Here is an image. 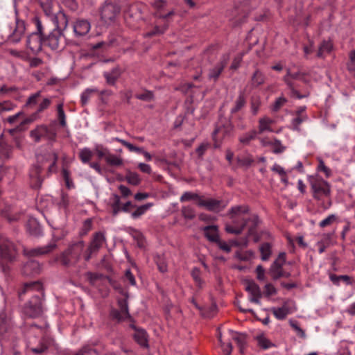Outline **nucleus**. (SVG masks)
Segmentation results:
<instances>
[{
    "label": "nucleus",
    "mask_w": 355,
    "mask_h": 355,
    "mask_svg": "<svg viewBox=\"0 0 355 355\" xmlns=\"http://www.w3.org/2000/svg\"><path fill=\"white\" fill-rule=\"evenodd\" d=\"M93 155V150L87 147L83 148L79 151V157L83 164L90 163V160L92 159Z\"/></svg>",
    "instance_id": "nucleus-30"
},
{
    "label": "nucleus",
    "mask_w": 355,
    "mask_h": 355,
    "mask_svg": "<svg viewBox=\"0 0 355 355\" xmlns=\"http://www.w3.org/2000/svg\"><path fill=\"white\" fill-rule=\"evenodd\" d=\"M94 153H96L98 159L104 158L105 159L107 157L110 150L100 144H95L93 149Z\"/></svg>",
    "instance_id": "nucleus-34"
},
{
    "label": "nucleus",
    "mask_w": 355,
    "mask_h": 355,
    "mask_svg": "<svg viewBox=\"0 0 355 355\" xmlns=\"http://www.w3.org/2000/svg\"><path fill=\"white\" fill-rule=\"evenodd\" d=\"M216 243L218 244V246L222 250L226 252H230L231 251V246L225 241H222L219 239Z\"/></svg>",
    "instance_id": "nucleus-63"
},
{
    "label": "nucleus",
    "mask_w": 355,
    "mask_h": 355,
    "mask_svg": "<svg viewBox=\"0 0 355 355\" xmlns=\"http://www.w3.org/2000/svg\"><path fill=\"white\" fill-rule=\"evenodd\" d=\"M84 248L85 243L81 240L71 245L61 256L62 263L69 266L76 263L79 260Z\"/></svg>",
    "instance_id": "nucleus-3"
},
{
    "label": "nucleus",
    "mask_w": 355,
    "mask_h": 355,
    "mask_svg": "<svg viewBox=\"0 0 355 355\" xmlns=\"http://www.w3.org/2000/svg\"><path fill=\"white\" fill-rule=\"evenodd\" d=\"M286 102V99L283 97V96H281L279 98H278L274 105H273V107H272V110L275 111V112H277V110H279L280 109V107L282 106H283L284 105V103Z\"/></svg>",
    "instance_id": "nucleus-58"
},
{
    "label": "nucleus",
    "mask_w": 355,
    "mask_h": 355,
    "mask_svg": "<svg viewBox=\"0 0 355 355\" xmlns=\"http://www.w3.org/2000/svg\"><path fill=\"white\" fill-rule=\"evenodd\" d=\"M76 355H98V354L92 348L86 347H83Z\"/></svg>",
    "instance_id": "nucleus-59"
},
{
    "label": "nucleus",
    "mask_w": 355,
    "mask_h": 355,
    "mask_svg": "<svg viewBox=\"0 0 355 355\" xmlns=\"http://www.w3.org/2000/svg\"><path fill=\"white\" fill-rule=\"evenodd\" d=\"M277 290L271 284H267L265 286V294L267 296H271L276 294Z\"/></svg>",
    "instance_id": "nucleus-61"
},
{
    "label": "nucleus",
    "mask_w": 355,
    "mask_h": 355,
    "mask_svg": "<svg viewBox=\"0 0 355 355\" xmlns=\"http://www.w3.org/2000/svg\"><path fill=\"white\" fill-rule=\"evenodd\" d=\"M26 229L30 234L37 236L42 234L41 226L37 220L33 217H30L26 223Z\"/></svg>",
    "instance_id": "nucleus-22"
},
{
    "label": "nucleus",
    "mask_w": 355,
    "mask_h": 355,
    "mask_svg": "<svg viewBox=\"0 0 355 355\" xmlns=\"http://www.w3.org/2000/svg\"><path fill=\"white\" fill-rule=\"evenodd\" d=\"M248 207L245 205L232 207L230 211V216L236 225H227L225 227L226 231L228 233L234 234H241L247 223L246 219L244 218V214L248 213Z\"/></svg>",
    "instance_id": "nucleus-2"
},
{
    "label": "nucleus",
    "mask_w": 355,
    "mask_h": 355,
    "mask_svg": "<svg viewBox=\"0 0 355 355\" xmlns=\"http://www.w3.org/2000/svg\"><path fill=\"white\" fill-rule=\"evenodd\" d=\"M318 162H319V164L318 166V170L319 171L324 172L326 177H327V178L329 177L331 174V170L325 166L324 162H323V160L321 158H318Z\"/></svg>",
    "instance_id": "nucleus-55"
},
{
    "label": "nucleus",
    "mask_w": 355,
    "mask_h": 355,
    "mask_svg": "<svg viewBox=\"0 0 355 355\" xmlns=\"http://www.w3.org/2000/svg\"><path fill=\"white\" fill-rule=\"evenodd\" d=\"M14 107L15 105L9 101L0 102V114L12 110Z\"/></svg>",
    "instance_id": "nucleus-52"
},
{
    "label": "nucleus",
    "mask_w": 355,
    "mask_h": 355,
    "mask_svg": "<svg viewBox=\"0 0 355 355\" xmlns=\"http://www.w3.org/2000/svg\"><path fill=\"white\" fill-rule=\"evenodd\" d=\"M30 136L35 141L38 142L42 139L53 140L55 138V134L49 130L46 125H40L31 131Z\"/></svg>",
    "instance_id": "nucleus-10"
},
{
    "label": "nucleus",
    "mask_w": 355,
    "mask_h": 355,
    "mask_svg": "<svg viewBox=\"0 0 355 355\" xmlns=\"http://www.w3.org/2000/svg\"><path fill=\"white\" fill-rule=\"evenodd\" d=\"M307 119L306 115H298L296 118L293 119L292 121L293 130L298 131L300 130L299 125Z\"/></svg>",
    "instance_id": "nucleus-49"
},
{
    "label": "nucleus",
    "mask_w": 355,
    "mask_h": 355,
    "mask_svg": "<svg viewBox=\"0 0 355 355\" xmlns=\"http://www.w3.org/2000/svg\"><path fill=\"white\" fill-rule=\"evenodd\" d=\"M51 103V101L50 98L41 97L37 112L39 113L46 110L50 105Z\"/></svg>",
    "instance_id": "nucleus-51"
},
{
    "label": "nucleus",
    "mask_w": 355,
    "mask_h": 355,
    "mask_svg": "<svg viewBox=\"0 0 355 355\" xmlns=\"http://www.w3.org/2000/svg\"><path fill=\"white\" fill-rule=\"evenodd\" d=\"M289 324L291 327L296 331L298 336H300L301 338L306 337L305 332L299 327L296 322L290 320Z\"/></svg>",
    "instance_id": "nucleus-57"
},
{
    "label": "nucleus",
    "mask_w": 355,
    "mask_h": 355,
    "mask_svg": "<svg viewBox=\"0 0 355 355\" xmlns=\"http://www.w3.org/2000/svg\"><path fill=\"white\" fill-rule=\"evenodd\" d=\"M119 13V8L113 3H105L101 8V19L105 24H111L114 22L116 15Z\"/></svg>",
    "instance_id": "nucleus-8"
},
{
    "label": "nucleus",
    "mask_w": 355,
    "mask_h": 355,
    "mask_svg": "<svg viewBox=\"0 0 355 355\" xmlns=\"http://www.w3.org/2000/svg\"><path fill=\"white\" fill-rule=\"evenodd\" d=\"M23 113L21 112H19L17 114L10 116L8 118L3 119V121H7L10 124H14L17 122L18 118Z\"/></svg>",
    "instance_id": "nucleus-62"
},
{
    "label": "nucleus",
    "mask_w": 355,
    "mask_h": 355,
    "mask_svg": "<svg viewBox=\"0 0 355 355\" xmlns=\"http://www.w3.org/2000/svg\"><path fill=\"white\" fill-rule=\"evenodd\" d=\"M294 309L293 306V302L288 300L284 302L280 307H272L271 311L275 317L279 320H282L286 318V316L291 313Z\"/></svg>",
    "instance_id": "nucleus-13"
},
{
    "label": "nucleus",
    "mask_w": 355,
    "mask_h": 355,
    "mask_svg": "<svg viewBox=\"0 0 355 355\" xmlns=\"http://www.w3.org/2000/svg\"><path fill=\"white\" fill-rule=\"evenodd\" d=\"M42 311V297L40 295H34L24 307L25 313L31 318L38 316Z\"/></svg>",
    "instance_id": "nucleus-9"
},
{
    "label": "nucleus",
    "mask_w": 355,
    "mask_h": 355,
    "mask_svg": "<svg viewBox=\"0 0 355 355\" xmlns=\"http://www.w3.org/2000/svg\"><path fill=\"white\" fill-rule=\"evenodd\" d=\"M237 162L239 166L248 167L254 162V159L251 156L248 155L243 157H239L237 158Z\"/></svg>",
    "instance_id": "nucleus-47"
},
{
    "label": "nucleus",
    "mask_w": 355,
    "mask_h": 355,
    "mask_svg": "<svg viewBox=\"0 0 355 355\" xmlns=\"http://www.w3.org/2000/svg\"><path fill=\"white\" fill-rule=\"evenodd\" d=\"M260 252L261 254V259L263 261L268 260L272 253L271 245L268 243H264L260 246Z\"/></svg>",
    "instance_id": "nucleus-37"
},
{
    "label": "nucleus",
    "mask_w": 355,
    "mask_h": 355,
    "mask_svg": "<svg viewBox=\"0 0 355 355\" xmlns=\"http://www.w3.org/2000/svg\"><path fill=\"white\" fill-rule=\"evenodd\" d=\"M57 110H58V118L60 121V123L62 127H65L67 125L66 115H65L64 110H63V104L62 103H60L58 105Z\"/></svg>",
    "instance_id": "nucleus-46"
},
{
    "label": "nucleus",
    "mask_w": 355,
    "mask_h": 355,
    "mask_svg": "<svg viewBox=\"0 0 355 355\" xmlns=\"http://www.w3.org/2000/svg\"><path fill=\"white\" fill-rule=\"evenodd\" d=\"M311 188L313 192V198L318 200H322L330 196V185L322 179H315L312 182Z\"/></svg>",
    "instance_id": "nucleus-6"
},
{
    "label": "nucleus",
    "mask_w": 355,
    "mask_h": 355,
    "mask_svg": "<svg viewBox=\"0 0 355 355\" xmlns=\"http://www.w3.org/2000/svg\"><path fill=\"white\" fill-rule=\"evenodd\" d=\"M274 121L268 117L261 118L259 121V133H263L265 132H273L271 125Z\"/></svg>",
    "instance_id": "nucleus-26"
},
{
    "label": "nucleus",
    "mask_w": 355,
    "mask_h": 355,
    "mask_svg": "<svg viewBox=\"0 0 355 355\" xmlns=\"http://www.w3.org/2000/svg\"><path fill=\"white\" fill-rule=\"evenodd\" d=\"M256 272H257V277L259 281L265 280V279H266L265 270L261 265H259L257 266Z\"/></svg>",
    "instance_id": "nucleus-60"
},
{
    "label": "nucleus",
    "mask_w": 355,
    "mask_h": 355,
    "mask_svg": "<svg viewBox=\"0 0 355 355\" xmlns=\"http://www.w3.org/2000/svg\"><path fill=\"white\" fill-rule=\"evenodd\" d=\"M257 132L256 130H251L242 135L239 138V141L243 144H248L251 140L254 139L257 137Z\"/></svg>",
    "instance_id": "nucleus-41"
},
{
    "label": "nucleus",
    "mask_w": 355,
    "mask_h": 355,
    "mask_svg": "<svg viewBox=\"0 0 355 355\" xmlns=\"http://www.w3.org/2000/svg\"><path fill=\"white\" fill-rule=\"evenodd\" d=\"M51 21L54 24V30L43 40V43L44 46L55 51L59 48L62 33L67 26L68 19L62 11H59L55 15L51 16Z\"/></svg>",
    "instance_id": "nucleus-1"
},
{
    "label": "nucleus",
    "mask_w": 355,
    "mask_h": 355,
    "mask_svg": "<svg viewBox=\"0 0 355 355\" xmlns=\"http://www.w3.org/2000/svg\"><path fill=\"white\" fill-rule=\"evenodd\" d=\"M17 248L15 244L8 239H1L0 241V259L2 262L11 261L17 255Z\"/></svg>",
    "instance_id": "nucleus-5"
},
{
    "label": "nucleus",
    "mask_w": 355,
    "mask_h": 355,
    "mask_svg": "<svg viewBox=\"0 0 355 355\" xmlns=\"http://www.w3.org/2000/svg\"><path fill=\"white\" fill-rule=\"evenodd\" d=\"M58 159V155L53 150H50L47 154L38 155L37 161L38 162H45L47 164V167L50 171H53L54 166Z\"/></svg>",
    "instance_id": "nucleus-18"
},
{
    "label": "nucleus",
    "mask_w": 355,
    "mask_h": 355,
    "mask_svg": "<svg viewBox=\"0 0 355 355\" xmlns=\"http://www.w3.org/2000/svg\"><path fill=\"white\" fill-rule=\"evenodd\" d=\"M182 215L185 218L192 219L195 216V211L190 206H185L182 209Z\"/></svg>",
    "instance_id": "nucleus-54"
},
{
    "label": "nucleus",
    "mask_w": 355,
    "mask_h": 355,
    "mask_svg": "<svg viewBox=\"0 0 355 355\" xmlns=\"http://www.w3.org/2000/svg\"><path fill=\"white\" fill-rule=\"evenodd\" d=\"M245 104V98L243 94H240L235 101L234 106L231 109V113L234 114L239 111Z\"/></svg>",
    "instance_id": "nucleus-40"
},
{
    "label": "nucleus",
    "mask_w": 355,
    "mask_h": 355,
    "mask_svg": "<svg viewBox=\"0 0 355 355\" xmlns=\"http://www.w3.org/2000/svg\"><path fill=\"white\" fill-rule=\"evenodd\" d=\"M41 7L42 8L45 14L49 17L51 21V16L55 15L51 12L52 8V0H38Z\"/></svg>",
    "instance_id": "nucleus-36"
},
{
    "label": "nucleus",
    "mask_w": 355,
    "mask_h": 355,
    "mask_svg": "<svg viewBox=\"0 0 355 355\" xmlns=\"http://www.w3.org/2000/svg\"><path fill=\"white\" fill-rule=\"evenodd\" d=\"M104 76L106 79L107 83L109 85H113L115 84L116 80L120 76L119 69L117 68H114L110 71L105 72Z\"/></svg>",
    "instance_id": "nucleus-31"
},
{
    "label": "nucleus",
    "mask_w": 355,
    "mask_h": 355,
    "mask_svg": "<svg viewBox=\"0 0 355 355\" xmlns=\"http://www.w3.org/2000/svg\"><path fill=\"white\" fill-rule=\"evenodd\" d=\"M218 341L220 343V347L222 348L223 352L225 355H230L232 350V346L231 343H227L223 342L221 333H218Z\"/></svg>",
    "instance_id": "nucleus-44"
},
{
    "label": "nucleus",
    "mask_w": 355,
    "mask_h": 355,
    "mask_svg": "<svg viewBox=\"0 0 355 355\" xmlns=\"http://www.w3.org/2000/svg\"><path fill=\"white\" fill-rule=\"evenodd\" d=\"M119 311H114L112 315L118 320H125L130 318L127 299L119 300Z\"/></svg>",
    "instance_id": "nucleus-17"
},
{
    "label": "nucleus",
    "mask_w": 355,
    "mask_h": 355,
    "mask_svg": "<svg viewBox=\"0 0 355 355\" xmlns=\"http://www.w3.org/2000/svg\"><path fill=\"white\" fill-rule=\"evenodd\" d=\"M98 92V89L97 88H87L86 89L82 94H81V96H80V99H81V103L83 105H86L91 96L93 94H95V93H97Z\"/></svg>",
    "instance_id": "nucleus-39"
},
{
    "label": "nucleus",
    "mask_w": 355,
    "mask_h": 355,
    "mask_svg": "<svg viewBox=\"0 0 355 355\" xmlns=\"http://www.w3.org/2000/svg\"><path fill=\"white\" fill-rule=\"evenodd\" d=\"M56 248L55 241H51L48 245L43 247H38L33 249H24V253L26 256L29 257H37L44 255L53 251Z\"/></svg>",
    "instance_id": "nucleus-14"
},
{
    "label": "nucleus",
    "mask_w": 355,
    "mask_h": 355,
    "mask_svg": "<svg viewBox=\"0 0 355 355\" xmlns=\"http://www.w3.org/2000/svg\"><path fill=\"white\" fill-rule=\"evenodd\" d=\"M26 31L25 23L23 20L16 19L13 26L10 27L8 40L12 44L18 43L24 37Z\"/></svg>",
    "instance_id": "nucleus-7"
},
{
    "label": "nucleus",
    "mask_w": 355,
    "mask_h": 355,
    "mask_svg": "<svg viewBox=\"0 0 355 355\" xmlns=\"http://www.w3.org/2000/svg\"><path fill=\"white\" fill-rule=\"evenodd\" d=\"M131 327L135 330L134 338L135 340L142 347H148L147 334L143 329H137L135 325Z\"/></svg>",
    "instance_id": "nucleus-24"
},
{
    "label": "nucleus",
    "mask_w": 355,
    "mask_h": 355,
    "mask_svg": "<svg viewBox=\"0 0 355 355\" xmlns=\"http://www.w3.org/2000/svg\"><path fill=\"white\" fill-rule=\"evenodd\" d=\"M126 180L132 185H137L140 182L139 176L136 173L129 172L126 175Z\"/></svg>",
    "instance_id": "nucleus-48"
},
{
    "label": "nucleus",
    "mask_w": 355,
    "mask_h": 355,
    "mask_svg": "<svg viewBox=\"0 0 355 355\" xmlns=\"http://www.w3.org/2000/svg\"><path fill=\"white\" fill-rule=\"evenodd\" d=\"M12 324L5 313H0V336H3L8 333L12 328Z\"/></svg>",
    "instance_id": "nucleus-25"
},
{
    "label": "nucleus",
    "mask_w": 355,
    "mask_h": 355,
    "mask_svg": "<svg viewBox=\"0 0 355 355\" xmlns=\"http://www.w3.org/2000/svg\"><path fill=\"white\" fill-rule=\"evenodd\" d=\"M230 332L231 334V336H232V339L236 342V343L239 347L240 352L241 354L244 353V348H245V345L246 343L245 335L243 334H239L238 332L233 331L232 330H230Z\"/></svg>",
    "instance_id": "nucleus-28"
},
{
    "label": "nucleus",
    "mask_w": 355,
    "mask_h": 355,
    "mask_svg": "<svg viewBox=\"0 0 355 355\" xmlns=\"http://www.w3.org/2000/svg\"><path fill=\"white\" fill-rule=\"evenodd\" d=\"M41 166L38 165L33 166L29 173L31 180V186L35 189L39 188L42 182V179L40 175Z\"/></svg>",
    "instance_id": "nucleus-19"
},
{
    "label": "nucleus",
    "mask_w": 355,
    "mask_h": 355,
    "mask_svg": "<svg viewBox=\"0 0 355 355\" xmlns=\"http://www.w3.org/2000/svg\"><path fill=\"white\" fill-rule=\"evenodd\" d=\"M105 243V235L102 232H97L94 236L87 251L85 255V259L88 261L92 253L97 252Z\"/></svg>",
    "instance_id": "nucleus-12"
},
{
    "label": "nucleus",
    "mask_w": 355,
    "mask_h": 355,
    "mask_svg": "<svg viewBox=\"0 0 355 355\" xmlns=\"http://www.w3.org/2000/svg\"><path fill=\"white\" fill-rule=\"evenodd\" d=\"M202 198L199 196L197 193H192V192H185L182 194V196L180 198V201H189V200H196L197 204L198 205L199 199H201Z\"/></svg>",
    "instance_id": "nucleus-45"
},
{
    "label": "nucleus",
    "mask_w": 355,
    "mask_h": 355,
    "mask_svg": "<svg viewBox=\"0 0 355 355\" xmlns=\"http://www.w3.org/2000/svg\"><path fill=\"white\" fill-rule=\"evenodd\" d=\"M265 76L259 70H257L252 78V83L254 86H259L264 83Z\"/></svg>",
    "instance_id": "nucleus-42"
},
{
    "label": "nucleus",
    "mask_w": 355,
    "mask_h": 355,
    "mask_svg": "<svg viewBox=\"0 0 355 355\" xmlns=\"http://www.w3.org/2000/svg\"><path fill=\"white\" fill-rule=\"evenodd\" d=\"M204 232L209 241L217 242L219 240L218 229L216 226H207L204 227Z\"/></svg>",
    "instance_id": "nucleus-29"
},
{
    "label": "nucleus",
    "mask_w": 355,
    "mask_h": 355,
    "mask_svg": "<svg viewBox=\"0 0 355 355\" xmlns=\"http://www.w3.org/2000/svg\"><path fill=\"white\" fill-rule=\"evenodd\" d=\"M245 290L249 293V300L251 302L260 304L261 297L259 286L253 281H248L245 284Z\"/></svg>",
    "instance_id": "nucleus-15"
},
{
    "label": "nucleus",
    "mask_w": 355,
    "mask_h": 355,
    "mask_svg": "<svg viewBox=\"0 0 355 355\" xmlns=\"http://www.w3.org/2000/svg\"><path fill=\"white\" fill-rule=\"evenodd\" d=\"M229 59L230 56L228 55H224L222 57L220 62L209 70L208 74L209 78L216 80L223 70V68L226 65Z\"/></svg>",
    "instance_id": "nucleus-20"
},
{
    "label": "nucleus",
    "mask_w": 355,
    "mask_h": 355,
    "mask_svg": "<svg viewBox=\"0 0 355 355\" xmlns=\"http://www.w3.org/2000/svg\"><path fill=\"white\" fill-rule=\"evenodd\" d=\"M191 277H193V279H194L196 284H197V286L200 288L202 287L204 284V282L201 279V277H200L201 272H200V269L198 268H193L191 270Z\"/></svg>",
    "instance_id": "nucleus-43"
},
{
    "label": "nucleus",
    "mask_w": 355,
    "mask_h": 355,
    "mask_svg": "<svg viewBox=\"0 0 355 355\" xmlns=\"http://www.w3.org/2000/svg\"><path fill=\"white\" fill-rule=\"evenodd\" d=\"M136 98L140 100L150 101L153 98V94L150 91H145L141 94H137Z\"/></svg>",
    "instance_id": "nucleus-56"
},
{
    "label": "nucleus",
    "mask_w": 355,
    "mask_h": 355,
    "mask_svg": "<svg viewBox=\"0 0 355 355\" xmlns=\"http://www.w3.org/2000/svg\"><path fill=\"white\" fill-rule=\"evenodd\" d=\"M332 49V44L329 41H324L321 45L319 46V49L318 51V57L322 58L324 55L325 53H328L331 51Z\"/></svg>",
    "instance_id": "nucleus-38"
},
{
    "label": "nucleus",
    "mask_w": 355,
    "mask_h": 355,
    "mask_svg": "<svg viewBox=\"0 0 355 355\" xmlns=\"http://www.w3.org/2000/svg\"><path fill=\"white\" fill-rule=\"evenodd\" d=\"M282 266L283 264L279 263H277L275 262H273V263L272 264L270 268V273L274 279H277L282 277L288 276V274L283 272Z\"/></svg>",
    "instance_id": "nucleus-27"
},
{
    "label": "nucleus",
    "mask_w": 355,
    "mask_h": 355,
    "mask_svg": "<svg viewBox=\"0 0 355 355\" xmlns=\"http://www.w3.org/2000/svg\"><path fill=\"white\" fill-rule=\"evenodd\" d=\"M105 162L112 166H120L123 164V159L116 155L112 154L110 151L108 153Z\"/></svg>",
    "instance_id": "nucleus-32"
},
{
    "label": "nucleus",
    "mask_w": 355,
    "mask_h": 355,
    "mask_svg": "<svg viewBox=\"0 0 355 355\" xmlns=\"http://www.w3.org/2000/svg\"><path fill=\"white\" fill-rule=\"evenodd\" d=\"M41 97V92H36L28 98L27 105L29 106H33L37 104L39 105Z\"/></svg>",
    "instance_id": "nucleus-50"
},
{
    "label": "nucleus",
    "mask_w": 355,
    "mask_h": 355,
    "mask_svg": "<svg viewBox=\"0 0 355 355\" xmlns=\"http://www.w3.org/2000/svg\"><path fill=\"white\" fill-rule=\"evenodd\" d=\"M261 144L263 146H270L274 153L278 154L284 152L285 146L282 144V142L277 139H274L271 141H266L265 139L261 140Z\"/></svg>",
    "instance_id": "nucleus-23"
},
{
    "label": "nucleus",
    "mask_w": 355,
    "mask_h": 355,
    "mask_svg": "<svg viewBox=\"0 0 355 355\" xmlns=\"http://www.w3.org/2000/svg\"><path fill=\"white\" fill-rule=\"evenodd\" d=\"M10 154V148L6 145H1L0 146V155L2 158H8Z\"/></svg>",
    "instance_id": "nucleus-64"
},
{
    "label": "nucleus",
    "mask_w": 355,
    "mask_h": 355,
    "mask_svg": "<svg viewBox=\"0 0 355 355\" xmlns=\"http://www.w3.org/2000/svg\"><path fill=\"white\" fill-rule=\"evenodd\" d=\"M37 31L31 33L27 37L26 44L33 53H37L42 50L44 45L42 33V26L39 19L35 20Z\"/></svg>",
    "instance_id": "nucleus-4"
},
{
    "label": "nucleus",
    "mask_w": 355,
    "mask_h": 355,
    "mask_svg": "<svg viewBox=\"0 0 355 355\" xmlns=\"http://www.w3.org/2000/svg\"><path fill=\"white\" fill-rule=\"evenodd\" d=\"M40 271V265L37 261H29L22 268V273L26 276H33Z\"/></svg>",
    "instance_id": "nucleus-21"
},
{
    "label": "nucleus",
    "mask_w": 355,
    "mask_h": 355,
    "mask_svg": "<svg viewBox=\"0 0 355 355\" xmlns=\"http://www.w3.org/2000/svg\"><path fill=\"white\" fill-rule=\"evenodd\" d=\"M42 290V285L39 282H31L24 284L22 291L19 293V296L26 293H31L35 291H40Z\"/></svg>",
    "instance_id": "nucleus-33"
},
{
    "label": "nucleus",
    "mask_w": 355,
    "mask_h": 355,
    "mask_svg": "<svg viewBox=\"0 0 355 355\" xmlns=\"http://www.w3.org/2000/svg\"><path fill=\"white\" fill-rule=\"evenodd\" d=\"M227 202L214 198L199 199L198 206L204 207L209 211H220L227 206Z\"/></svg>",
    "instance_id": "nucleus-11"
},
{
    "label": "nucleus",
    "mask_w": 355,
    "mask_h": 355,
    "mask_svg": "<svg viewBox=\"0 0 355 355\" xmlns=\"http://www.w3.org/2000/svg\"><path fill=\"white\" fill-rule=\"evenodd\" d=\"M257 340L259 346L263 349H267L275 346L274 343L263 334L257 336Z\"/></svg>",
    "instance_id": "nucleus-35"
},
{
    "label": "nucleus",
    "mask_w": 355,
    "mask_h": 355,
    "mask_svg": "<svg viewBox=\"0 0 355 355\" xmlns=\"http://www.w3.org/2000/svg\"><path fill=\"white\" fill-rule=\"evenodd\" d=\"M337 218L336 215L330 214L327 218L321 220L319 223L320 227H325L328 225H330L333 222H334Z\"/></svg>",
    "instance_id": "nucleus-53"
},
{
    "label": "nucleus",
    "mask_w": 355,
    "mask_h": 355,
    "mask_svg": "<svg viewBox=\"0 0 355 355\" xmlns=\"http://www.w3.org/2000/svg\"><path fill=\"white\" fill-rule=\"evenodd\" d=\"M91 28V25L87 19H77L73 24V30L76 37L87 35Z\"/></svg>",
    "instance_id": "nucleus-16"
}]
</instances>
